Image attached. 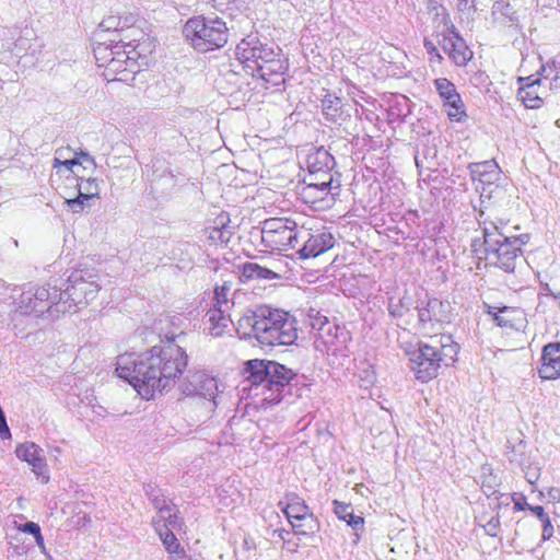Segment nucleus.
<instances>
[{
	"label": "nucleus",
	"mask_w": 560,
	"mask_h": 560,
	"mask_svg": "<svg viewBox=\"0 0 560 560\" xmlns=\"http://www.w3.org/2000/svg\"><path fill=\"white\" fill-rule=\"evenodd\" d=\"M183 335L178 328L160 332V343L150 350L119 355L117 375L129 382L145 399L153 398L156 392L172 388L188 363L186 351L176 342Z\"/></svg>",
	"instance_id": "obj_1"
},
{
	"label": "nucleus",
	"mask_w": 560,
	"mask_h": 560,
	"mask_svg": "<svg viewBox=\"0 0 560 560\" xmlns=\"http://www.w3.org/2000/svg\"><path fill=\"white\" fill-rule=\"evenodd\" d=\"M236 330L244 338H255L268 347L290 346L298 339L295 318L267 305L246 310L237 320Z\"/></svg>",
	"instance_id": "obj_2"
},
{
	"label": "nucleus",
	"mask_w": 560,
	"mask_h": 560,
	"mask_svg": "<svg viewBox=\"0 0 560 560\" xmlns=\"http://www.w3.org/2000/svg\"><path fill=\"white\" fill-rule=\"evenodd\" d=\"M483 214V210H480L478 222L482 226L486 259L505 272H514L528 235H513L502 219L481 220Z\"/></svg>",
	"instance_id": "obj_3"
},
{
	"label": "nucleus",
	"mask_w": 560,
	"mask_h": 560,
	"mask_svg": "<svg viewBox=\"0 0 560 560\" xmlns=\"http://www.w3.org/2000/svg\"><path fill=\"white\" fill-rule=\"evenodd\" d=\"M236 57L244 69L273 86L282 83L288 67L273 47L262 44L256 36H247L236 46Z\"/></svg>",
	"instance_id": "obj_4"
},
{
	"label": "nucleus",
	"mask_w": 560,
	"mask_h": 560,
	"mask_svg": "<svg viewBox=\"0 0 560 560\" xmlns=\"http://www.w3.org/2000/svg\"><path fill=\"white\" fill-rule=\"evenodd\" d=\"M244 373L252 385L262 386L264 389L270 392L266 395V399L270 401H280L285 388L298 377V374L280 364L270 360H249L245 363Z\"/></svg>",
	"instance_id": "obj_5"
},
{
	"label": "nucleus",
	"mask_w": 560,
	"mask_h": 560,
	"mask_svg": "<svg viewBox=\"0 0 560 560\" xmlns=\"http://www.w3.org/2000/svg\"><path fill=\"white\" fill-rule=\"evenodd\" d=\"M179 390L191 398L190 401L183 404L199 407L198 421L208 419L218 406L215 401L219 392L218 382L205 371H189L180 382Z\"/></svg>",
	"instance_id": "obj_6"
},
{
	"label": "nucleus",
	"mask_w": 560,
	"mask_h": 560,
	"mask_svg": "<svg viewBox=\"0 0 560 560\" xmlns=\"http://www.w3.org/2000/svg\"><path fill=\"white\" fill-rule=\"evenodd\" d=\"M184 34L195 49L203 52L223 47L229 37L224 21L205 16L189 19L184 26Z\"/></svg>",
	"instance_id": "obj_7"
},
{
	"label": "nucleus",
	"mask_w": 560,
	"mask_h": 560,
	"mask_svg": "<svg viewBox=\"0 0 560 560\" xmlns=\"http://www.w3.org/2000/svg\"><path fill=\"white\" fill-rule=\"evenodd\" d=\"M312 327L317 330L315 349L326 353L330 364H342L341 360L349 355L350 332L345 327L329 323L326 317L316 318Z\"/></svg>",
	"instance_id": "obj_8"
},
{
	"label": "nucleus",
	"mask_w": 560,
	"mask_h": 560,
	"mask_svg": "<svg viewBox=\"0 0 560 560\" xmlns=\"http://www.w3.org/2000/svg\"><path fill=\"white\" fill-rule=\"evenodd\" d=\"M468 170L471 179L477 183L476 190L480 192L481 206L488 208L506 199V189L497 184L501 177V170L493 160L470 163Z\"/></svg>",
	"instance_id": "obj_9"
},
{
	"label": "nucleus",
	"mask_w": 560,
	"mask_h": 560,
	"mask_svg": "<svg viewBox=\"0 0 560 560\" xmlns=\"http://www.w3.org/2000/svg\"><path fill=\"white\" fill-rule=\"evenodd\" d=\"M61 302L62 295L59 294V289L48 283L43 287L24 290L20 295L16 311L22 315L34 314L36 316L48 312L49 316H54L55 313L67 312V307H62Z\"/></svg>",
	"instance_id": "obj_10"
},
{
	"label": "nucleus",
	"mask_w": 560,
	"mask_h": 560,
	"mask_svg": "<svg viewBox=\"0 0 560 560\" xmlns=\"http://www.w3.org/2000/svg\"><path fill=\"white\" fill-rule=\"evenodd\" d=\"M98 291L97 275L93 270H75L69 276L67 288L59 289L61 306H66L69 312L72 306L86 305L96 298Z\"/></svg>",
	"instance_id": "obj_11"
},
{
	"label": "nucleus",
	"mask_w": 560,
	"mask_h": 560,
	"mask_svg": "<svg viewBox=\"0 0 560 560\" xmlns=\"http://www.w3.org/2000/svg\"><path fill=\"white\" fill-rule=\"evenodd\" d=\"M261 242L270 250L293 249L300 243V230L287 218H270L262 223Z\"/></svg>",
	"instance_id": "obj_12"
},
{
	"label": "nucleus",
	"mask_w": 560,
	"mask_h": 560,
	"mask_svg": "<svg viewBox=\"0 0 560 560\" xmlns=\"http://www.w3.org/2000/svg\"><path fill=\"white\" fill-rule=\"evenodd\" d=\"M442 357L440 350L428 343H420L419 348L411 353L410 369L416 377L422 382H428L438 375Z\"/></svg>",
	"instance_id": "obj_13"
},
{
	"label": "nucleus",
	"mask_w": 560,
	"mask_h": 560,
	"mask_svg": "<svg viewBox=\"0 0 560 560\" xmlns=\"http://www.w3.org/2000/svg\"><path fill=\"white\" fill-rule=\"evenodd\" d=\"M442 22L444 24L442 48L448 57L455 62L456 66L463 67L471 59L472 52L466 45L465 40L456 31L455 26L451 23L450 16L446 13L442 14Z\"/></svg>",
	"instance_id": "obj_14"
},
{
	"label": "nucleus",
	"mask_w": 560,
	"mask_h": 560,
	"mask_svg": "<svg viewBox=\"0 0 560 560\" xmlns=\"http://www.w3.org/2000/svg\"><path fill=\"white\" fill-rule=\"evenodd\" d=\"M184 179V176L174 174L163 161L156 160L153 162L150 185L155 198L167 199L177 191Z\"/></svg>",
	"instance_id": "obj_15"
},
{
	"label": "nucleus",
	"mask_w": 560,
	"mask_h": 560,
	"mask_svg": "<svg viewBox=\"0 0 560 560\" xmlns=\"http://www.w3.org/2000/svg\"><path fill=\"white\" fill-rule=\"evenodd\" d=\"M288 499L289 502L282 511L292 525L294 533L296 535H307L308 532H313L316 527V520L305 501L298 495H292Z\"/></svg>",
	"instance_id": "obj_16"
},
{
	"label": "nucleus",
	"mask_w": 560,
	"mask_h": 560,
	"mask_svg": "<svg viewBox=\"0 0 560 560\" xmlns=\"http://www.w3.org/2000/svg\"><path fill=\"white\" fill-rule=\"evenodd\" d=\"M322 180H308L303 188L306 202H311L317 209L330 208L335 202L332 189H339V185L332 187V174H322Z\"/></svg>",
	"instance_id": "obj_17"
},
{
	"label": "nucleus",
	"mask_w": 560,
	"mask_h": 560,
	"mask_svg": "<svg viewBox=\"0 0 560 560\" xmlns=\"http://www.w3.org/2000/svg\"><path fill=\"white\" fill-rule=\"evenodd\" d=\"M302 247L298 250L301 259L315 258L334 247L335 237L328 231H316L311 233L307 230H300V242Z\"/></svg>",
	"instance_id": "obj_18"
},
{
	"label": "nucleus",
	"mask_w": 560,
	"mask_h": 560,
	"mask_svg": "<svg viewBox=\"0 0 560 560\" xmlns=\"http://www.w3.org/2000/svg\"><path fill=\"white\" fill-rule=\"evenodd\" d=\"M439 95L443 100V105L451 120L462 121L467 116L464 110V103L457 93L454 83L446 78H440L434 81Z\"/></svg>",
	"instance_id": "obj_19"
},
{
	"label": "nucleus",
	"mask_w": 560,
	"mask_h": 560,
	"mask_svg": "<svg viewBox=\"0 0 560 560\" xmlns=\"http://www.w3.org/2000/svg\"><path fill=\"white\" fill-rule=\"evenodd\" d=\"M15 454L18 458L28 463L34 474L38 477H43L45 483L49 481L46 459L43 450L37 444L33 442L20 444L15 450Z\"/></svg>",
	"instance_id": "obj_20"
},
{
	"label": "nucleus",
	"mask_w": 560,
	"mask_h": 560,
	"mask_svg": "<svg viewBox=\"0 0 560 560\" xmlns=\"http://www.w3.org/2000/svg\"><path fill=\"white\" fill-rule=\"evenodd\" d=\"M135 40L129 43L116 42L114 44V57L115 59H119L125 62L124 69L127 71H133V68H138V58L144 55L148 50L145 48L147 44L138 43L133 45Z\"/></svg>",
	"instance_id": "obj_21"
},
{
	"label": "nucleus",
	"mask_w": 560,
	"mask_h": 560,
	"mask_svg": "<svg viewBox=\"0 0 560 560\" xmlns=\"http://www.w3.org/2000/svg\"><path fill=\"white\" fill-rule=\"evenodd\" d=\"M533 77L534 75H529L527 78L518 79L521 86L518 89L517 96L525 107L535 109L539 108L542 105L544 101L538 93V89L540 86V79L537 78L533 80Z\"/></svg>",
	"instance_id": "obj_22"
},
{
	"label": "nucleus",
	"mask_w": 560,
	"mask_h": 560,
	"mask_svg": "<svg viewBox=\"0 0 560 560\" xmlns=\"http://www.w3.org/2000/svg\"><path fill=\"white\" fill-rule=\"evenodd\" d=\"M322 112L327 120L338 125L343 124L351 117L342 100L334 94H326L324 96L322 100Z\"/></svg>",
	"instance_id": "obj_23"
},
{
	"label": "nucleus",
	"mask_w": 560,
	"mask_h": 560,
	"mask_svg": "<svg viewBox=\"0 0 560 560\" xmlns=\"http://www.w3.org/2000/svg\"><path fill=\"white\" fill-rule=\"evenodd\" d=\"M419 320L422 324L430 322L443 323L450 320V303L431 299L427 305L418 310Z\"/></svg>",
	"instance_id": "obj_24"
},
{
	"label": "nucleus",
	"mask_w": 560,
	"mask_h": 560,
	"mask_svg": "<svg viewBox=\"0 0 560 560\" xmlns=\"http://www.w3.org/2000/svg\"><path fill=\"white\" fill-rule=\"evenodd\" d=\"M306 162L311 178L316 174L331 173L336 166L334 156L324 148H318L310 153Z\"/></svg>",
	"instance_id": "obj_25"
},
{
	"label": "nucleus",
	"mask_w": 560,
	"mask_h": 560,
	"mask_svg": "<svg viewBox=\"0 0 560 560\" xmlns=\"http://www.w3.org/2000/svg\"><path fill=\"white\" fill-rule=\"evenodd\" d=\"M231 310H225L223 307L214 306L210 308L207 313L208 320L211 324L209 327L210 335L213 337H220L225 328L229 327L230 324L233 323L231 316Z\"/></svg>",
	"instance_id": "obj_26"
},
{
	"label": "nucleus",
	"mask_w": 560,
	"mask_h": 560,
	"mask_svg": "<svg viewBox=\"0 0 560 560\" xmlns=\"http://www.w3.org/2000/svg\"><path fill=\"white\" fill-rule=\"evenodd\" d=\"M125 62L115 59L114 56H112L110 61L107 63L106 68L104 69L103 75L108 81H121V82H128L130 80H135V73L138 71V68H133V71H127L124 69Z\"/></svg>",
	"instance_id": "obj_27"
},
{
	"label": "nucleus",
	"mask_w": 560,
	"mask_h": 560,
	"mask_svg": "<svg viewBox=\"0 0 560 560\" xmlns=\"http://www.w3.org/2000/svg\"><path fill=\"white\" fill-rule=\"evenodd\" d=\"M334 512L338 518L345 521L348 526L354 530V535L358 536V532H362L364 528V518L359 515H354L352 508L349 504L334 501Z\"/></svg>",
	"instance_id": "obj_28"
},
{
	"label": "nucleus",
	"mask_w": 560,
	"mask_h": 560,
	"mask_svg": "<svg viewBox=\"0 0 560 560\" xmlns=\"http://www.w3.org/2000/svg\"><path fill=\"white\" fill-rule=\"evenodd\" d=\"M242 275L246 279H265V280H272V279H279L280 276L266 268L261 267L256 262H246L243 265L242 268Z\"/></svg>",
	"instance_id": "obj_29"
},
{
	"label": "nucleus",
	"mask_w": 560,
	"mask_h": 560,
	"mask_svg": "<svg viewBox=\"0 0 560 560\" xmlns=\"http://www.w3.org/2000/svg\"><path fill=\"white\" fill-rule=\"evenodd\" d=\"M493 15L495 20L500 21L502 24L513 25L518 21L516 11L504 1H497L493 4Z\"/></svg>",
	"instance_id": "obj_30"
},
{
	"label": "nucleus",
	"mask_w": 560,
	"mask_h": 560,
	"mask_svg": "<svg viewBox=\"0 0 560 560\" xmlns=\"http://www.w3.org/2000/svg\"><path fill=\"white\" fill-rule=\"evenodd\" d=\"M155 530L159 534L165 549L172 555H178L182 550L178 539L172 530H164L160 527V522H155Z\"/></svg>",
	"instance_id": "obj_31"
},
{
	"label": "nucleus",
	"mask_w": 560,
	"mask_h": 560,
	"mask_svg": "<svg viewBox=\"0 0 560 560\" xmlns=\"http://www.w3.org/2000/svg\"><path fill=\"white\" fill-rule=\"evenodd\" d=\"M155 522H160V527L164 530L180 529L183 525L182 517L178 516V510L175 508L172 512H166L165 516H158L153 518V525Z\"/></svg>",
	"instance_id": "obj_32"
},
{
	"label": "nucleus",
	"mask_w": 560,
	"mask_h": 560,
	"mask_svg": "<svg viewBox=\"0 0 560 560\" xmlns=\"http://www.w3.org/2000/svg\"><path fill=\"white\" fill-rule=\"evenodd\" d=\"M93 52L98 67H104L105 69L114 55V44L98 43L94 47Z\"/></svg>",
	"instance_id": "obj_33"
},
{
	"label": "nucleus",
	"mask_w": 560,
	"mask_h": 560,
	"mask_svg": "<svg viewBox=\"0 0 560 560\" xmlns=\"http://www.w3.org/2000/svg\"><path fill=\"white\" fill-rule=\"evenodd\" d=\"M231 287L224 282L222 285H217L214 289V306L223 307L225 310H232L234 303L230 302L229 294Z\"/></svg>",
	"instance_id": "obj_34"
},
{
	"label": "nucleus",
	"mask_w": 560,
	"mask_h": 560,
	"mask_svg": "<svg viewBox=\"0 0 560 560\" xmlns=\"http://www.w3.org/2000/svg\"><path fill=\"white\" fill-rule=\"evenodd\" d=\"M544 363L560 364V342H550L542 348Z\"/></svg>",
	"instance_id": "obj_35"
},
{
	"label": "nucleus",
	"mask_w": 560,
	"mask_h": 560,
	"mask_svg": "<svg viewBox=\"0 0 560 560\" xmlns=\"http://www.w3.org/2000/svg\"><path fill=\"white\" fill-rule=\"evenodd\" d=\"M151 503L158 511V516H165L166 512H172L175 509V505L162 492L156 494Z\"/></svg>",
	"instance_id": "obj_36"
},
{
	"label": "nucleus",
	"mask_w": 560,
	"mask_h": 560,
	"mask_svg": "<svg viewBox=\"0 0 560 560\" xmlns=\"http://www.w3.org/2000/svg\"><path fill=\"white\" fill-rule=\"evenodd\" d=\"M78 187L85 192V196H93L94 198L100 196V185L96 178L81 179V183H78Z\"/></svg>",
	"instance_id": "obj_37"
},
{
	"label": "nucleus",
	"mask_w": 560,
	"mask_h": 560,
	"mask_svg": "<svg viewBox=\"0 0 560 560\" xmlns=\"http://www.w3.org/2000/svg\"><path fill=\"white\" fill-rule=\"evenodd\" d=\"M542 380H556L560 376V364L544 363L538 370Z\"/></svg>",
	"instance_id": "obj_38"
},
{
	"label": "nucleus",
	"mask_w": 560,
	"mask_h": 560,
	"mask_svg": "<svg viewBox=\"0 0 560 560\" xmlns=\"http://www.w3.org/2000/svg\"><path fill=\"white\" fill-rule=\"evenodd\" d=\"M122 22L121 16L116 15H109L103 19V21L100 23V28H102L105 32L108 31H120V24Z\"/></svg>",
	"instance_id": "obj_39"
},
{
	"label": "nucleus",
	"mask_w": 560,
	"mask_h": 560,
	"mask_svg": "<svg viewBox=\"0 0 560 560\" xmlns=\"http://www.w3.org/2000/svg\"><path fill=\"white\" fill-rule=\"evenodd\" d=\"M445 340L446 342H443L441 345V351H440V354L441 357H448L451 360L454 361V357L457 354L458 352V345L453 342L451 340V337L447 336L445 337Z\"/></svg>",
	"instance_id": "obj_40"
},
{
	"label": "nucleus",
	"mask_w": 560,
	"mask_h": 560,
	"mask_svg": "<svg viewBox=\"0 0 560 560\" xmlns=\"http://www.w3.org/2000/svg\"><path fill=\"white\" fill-rule=\"evenodd\" d=\"M500 527V520L499 516H492L485 525L483 528L486 533L491 536L495 537L498 535V530Z\"/></svg>",
	"instance_id": "obj_41"
},
{
	"label": "nucleus",
	"mask_w": 560,
	"mask_h": 560,
	"mask_svg": "<svg viewBox=\"0 0 560 560\" xmlns=\"http://www.w3.org/2000/svg\"><path fill=\"white\" fill-rule=\"evenodd\" d=\"M524 472L526 480L534 485L539 479L540 468L537 465H529Z\"/></svg>",
	"instance_id": "obj_42"
},
{
	"label": "nucleus",
	"mask_w": 560,
	"mask_h": 560,
	"mask_svg": "<svg viewBox=\"0 0 560 560\" xmlns=\"http://www.w3.org/2000/svg\"><path fill=\"white\" fill-rule=\"evenodd\" d=\"M540 522L542 525V540H549L553 536V526L551 524L550 517L546 516Z\"/></svg>",
	"instance_id": "obj_43"
},
{
	"label": "nucleus",
	"mask_w": 560,
	"mask_h": 560,
	"mask_svg": "<svg viewBox=\"0 0 560 560\" xmlns=\"http://www.w3.org/2000/svg\"><path fill=\"white\" fill-rule=\"evenodd\" d=\"M65 202L67 203L68 208L73 213H80L85 208V206L82 203V200L78 199L77 197L75 198H71V199H66Z\"/></svg>",
	"instance_id": "obj_44"
},
{
	"label": "nucleus",
	"mask_w": 560,
	"mask_h": 560,
	"mask_svg": "<svg viewBox=\"0 0 560 560\" xmlns=\"http://www.w3.org/2000/svg\"><path fill=\"white\" fill-rule=\"evenodd\" d=\"M80 161L78 158L73 159H66L65 161H61L58 158H55L54 160V167L65 166L68 170H71L74 165H79Z\"/></svg>",
	"instance_id": "obj_45"
},
{
	"label": "nucleus",
	"mask_w": 560,
	"mask_h": 560,
	"mask_svg": "<svg viewBox=\"0 0 560 560\" xmlns=\"http://www.w3.org/2000/svg\"><path fill=\"white\" fill-rule=\"evenodd\" d=\"M143 491L145 495L151 501L156 494L161 493V490L158 488V486L153 482H148L143 486Z\"/></svg>",
	"instance_id": "obj_46"
},
{
	"label": "nucleus",
	"mask_w": 560,
	"mask_h": 560,
	"mask_svg": "<svg viewBox=\"0 0 560 560\" xmlns=\"http://www.w3.org/2000/svg\"><path fill=\"white\" fill-rule=\"evenodd\" d=\"M22 532L33 535L34 537L40 532L38 524L34 522H27L20 528Z\"/></svg>",
	"instance_id": "obj_47"
},
{
	"label": "nucleus",
	"mask_w": 560,
	"mask_h": 560,
	"mask_svg": "<svg viewBox=\"0 0 560 560\" xmlns=\"http://www.w3.org/2000/svg\"><path fill=\"white\" fill-rule=\"evenodd\" d=\"M121 19H122V22L120 24V31H124L125 28H128V27L132 26L136 23L137 15L130 13V14H128L126 16H121Z\"/></svg>",
	"instance_id": "obj_48"
},
{
	"label": "nucleus",
	"mask_w": 560,
	"mask_h": 560,
	"mask_svg": "<svg viewBox=\"0 0 560 560\" xmlns=\"http://www.w3.org/2000/svg\"><path fill=\"white\" fill-rule=\"evenodd\" d=\"M527 506V510H529L533 514H535L539 521L544 520L546 516H548L546 513H545V510L542 506L540 505H530V504H526Z\"/></svg>",
	"instance_id": "obj_49"
},
{
	"label": "nucleus",
	"mask_w": 560,
	"mask_h": 560,
	"mask_svg": "<svg viewBox=\"0 0 560 560\" xmlns=\"http://www.w3.org/2000/svg\"><path fill=\"white\" fill-rule=\"evenodd\" d=\"M548 499L550 502L558 503L560 502V489L556 487H551L548 489Z\"/></svg>",
	"instance_id": "obj_50"
},
{
	"label": "nucleus",
	"mask_w": 560,
	"mask_h": 560,
	"mask_svg": "<svg viewBox=\"0 0 560 560\" xmlns=\"http://www.w3.org/2000/svg\"><path fill=\"white\" fill-rule=\"evenodd\" d=\"M424 47L429 55L436 56L439 59H442V56L439 54L436 47L434 46V44L432 42L425 39Z\"/></svg>",
	"instance_id": "obj_51"
},
{
	"label": "nucleus",
	"mask_w": 560,
	"mask_h": 560,
	"mask_svg": "<svg viewBox=\"0 0 560 560\" xmlns=\"http://www.w3.org/2000/svg\"><path fill=\"white\" fill-rule=\"evenodd\" d=\"M289 535L290 532L283 528L273 530V536L280 538L283 541V544H290V539L287 538Z\"/></svg>",
	"instance_id": "obj_52"
},
{
	"label": "nucleus",
	"mask_w": 560,
	"mask_h": 560,
	"mask_svg": "<svg viewBox=\"0 0 560 560\" xmlns=\"http://www.w3.org/2000/svg\"><path fill=\"white\" fill-rule=\"evenodd\" d=\"M80 160L84 161V162H89L91 163L93 166H95V161H94V158L91 156L89 153L86 152H80V153H77V156Z\"/></svg>",
	"instance_id": "obj_53"
},
{
	"label": "nucleus",
	"mask_w": 560,
	"mask_h": 560,
	"mask_svg": "<svg viewBox=\"0 0 560 560\" xmlns=\"http://www.w3.org/2000/svg\"><path fill=\"white\" fill-rule=\"evenodd\" d=\"M78 199L82 200V203L86 207L89 206V201L92 200L93 196H85V192H83L82 189H79V195L77 196Z\"/></svg>",
	"instance_id": "obj_54"
},
{
	"label": "nucleus",
	"mask_w": 560,
	"mask_h": 560,
	"mask_svg": "<svg viewBox=\"0 0 560 560\" xmlns=\"http://www.w3.org/2000/svg\"><path fill=\"white\" fill-rule=\"evenodd\" d=\"M494 320L495 323L498 324V326L500 327H506L508 326V322L504 320L500 315H494Z\"/></svg>",
	"instance_id": "obj_55"
},
{
	"label": "nucleus",
	"mask_w": 560,
	"mask_h": 560,
	"mask_svg": "<svg viewBox=\"0 0 560 560\" xmlns=\"http://www.w3.org/2000/svg\"><path fill=\"white\" fill-rule=\"evenodd\" d=\"M285 545L288 546V548H289V550H290L291 552H296V551H298V549H299V547H300V544H299V542H296V541H292V540H290V544H285Z\"/></svg>",
	"instance_id": "obj_56"
},
{
	"label": "nucleus",
	"mask_w": 560,
	"mask_h": 560,
	"mask_svg": "<svg viewBox=\"0 0 560 560\" xmlns=\"http://www.w3.org/2000/svg\"><path fill=\"white\" fill-rule=\"evenodd\" d=\"M172 560H191L189 559L186 555H185V551L182 550L178 555H174L172 557Z\"/></svg>",
	"instance_id": "obj_57"
},
{
	"label": "nucleus",
	"mask_w": 560,
	"mask_h": 560,
	"mask_svg": "<svg viewBox=\"0 0 560 560\" xmlns=\"http://www.w3.org/2000/svg\"><path fill=\"white\" fill-rule=\"evenodd\" d=\"M34 538H35L36 544H37L40 548H43V547H44V538H43V536H42V533L39 532V533L34 537Z\"/></svg>",
	"instance_id": "obj_58"
},
{
	"label": "nucleus",
	"mask_w": 560,
	"mask_h": 560,
	"mask_svg": "<svg viewBox=\"0 0 560 560\" xmlns=\"http://www.w3.org/2000/svg\"><path fill=\"white\" fill-rule=\"evenodd\" d=\"M546 72H547V67L541 66V67H540V70L537 72V74H539V75H542V77L547 78V77H548V74H546Z\"/></svg>",
	"instance_id": "obj_59"
},
{
	"label": "nucleus",
	"mask_w": 560,
	"mask_h": 560,
	"mask_svg": "<svg viewBox=\"0 0 560 560\" xmlns=\"http://www.w3.org/2000/svg\"><path fill=\"white\" fill-rule=\"evenodd\" d=\"M526 504L527 503H524V504L515 503V508L518 509V510H527Z\"/></svg>",
	"instance_id": "obj_60"
},
{
	"label": "nucleus",
	"mask_w": 560,
	"mask_h": 560,
	"mask_svg": "<svg viewBox=\"0 0 560 560\" xmlns=\"http://www.w3.org/2000/svg\"><path fill=\"white\" fill-rule=\"evenodd\" d=\"M322 174H316V176H313L312 178L308 176V180H322Z\"/></svg>",
	"instance_id": "obj_61"
},
{
	"label": "nucleus",
	"mask_w": 560,
	"mask_h": 560,
	"mask_svg": "<svg viewBox=\"0 0 560 560\" xmlns=\"http://www.w3.org/2000/svg\"><path fill=\"white\" fill-rule=\"evenodd\" d=\"M544 291H545L547 294H552V293H551V290H550V288H549V285H548V284H545V285H544Z\"/></svg>",
	"instance_id": "obj_62"
},
{
	"label": "nucleus",
	"mask_w": 560,
	"mask_h": 560,
	"mask_svg": "<svg viewBox=\"0 0 560 560\" xmlns=\"http://www.w3.org/2000/svg\"><path fill=\"white\" fill-rule=\"evenodd\" d=\"M62 153H63V150H58L57 151V154H59L60 156H62Z\"/></svg>",
	"instance_id": "obj_63"
},
{
	"label": "nucleus",
	"mask_w": 560,
	"mask_h": 560,
	"mask_svg": "<svg viewBox=\"0 0 560 560\" xmlns=\"http://www.w3.org/2000/svg\"><path fill=\"white\" fill-rule=\"evenodd\" d=\"M557 125L560 127V119L557 120Z\"/></svg>",
	"instance_id": "obj_64"
}]
</instances>
